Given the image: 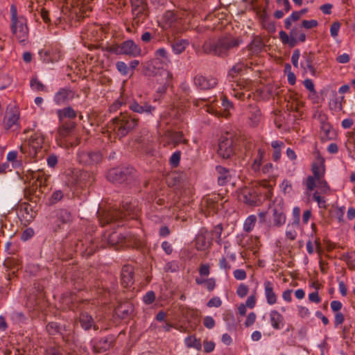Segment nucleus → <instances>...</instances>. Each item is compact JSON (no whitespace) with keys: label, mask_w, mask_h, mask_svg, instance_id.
I'll return each mask as SVG.
<instances>
[{"label":"nucleus","mask_w":355,"mask_h":355,"mask_svg":"<svg viewBox=\"0 0 355 355\" xmlns=\"http://www.w3.org/2000/svg\"><path fill=\"white\" fill-rule=\"evenodd\" d=\"M300 209L298 207H295L293 210V215L294 217V221L293 223V225L298 226L300 219Z\"/></svg>","instance_id":"nucleus-59"},{"label":"nucleus","mask_w":355,"mask_h":355,"mask_svg":"<svg viewBox=\"0 0 355 355\" xmlns=\"http://www.w3.org/2000/svg\"><path fill=\"white\" fill-rule=\"evenodd\" d=\"M107 179L113 183L130 184L136 180V171L132 166L111 168Z\"/></svg>","instance_id":"nucleus-5"},{"label":"nucleus","mask_w":355,"mask_h":355,"mask_svg":"<svg viewBox=\"0 0 355 355\" xmlns=\"http://www.w3.org/2000/svg\"><path fill=\"white\" fill-rule=\"evenodd\" d=\"M332 130V128L329 123H322L321 124V132L323 133L322 136V139H331Z\"/></svg>","instance_id":"nucleus-41"},{"label":"nucleus","mask_w":355,"mask_h":355,"mask_svg":"<svg viewBox=\"0 0 355 355\" xmlns=\"http://www.w3.org/2000/svg\"><path fill=\"white\" fill-rule=\"evenodd\" d=\"M55 223L59 228L72 223L73 216L67 209H59L56 211Z\"/></svg>","instance_id":"nucleus-17"},{"label":"nucleus","mask_w":355,"mask_h":355,"mask_svg":"<svg viewBox=\"0 0 355 355\" xmlns=\"http://www.w3.org/2000/svg\"><path fill=\"white\" fill-rule=\"evenodd\" d=\"M318 187L319 189H320L321 192L327 193L330 190V188L327 184V182L323 179H320L317 181Z\"/></svg>","instance_id":"nucleus-57"},{"label":"nucleus","mask_w":355,"mask_h":355,"mask_svg":"<svg viewBox=\"0 0 355 355\" xmlns=\"http://www.w3.org/2000/svg\"><path fill=\"white\" fill-rule=\"evenodd\" d=\"M103 50L107 51V52L115 53L116 55H122V51L121 49V44H112V45H109L105 47H103Z\"/></svg>","instance_id":"nucleus-46"},{"label":"nucleus","mask_w":355,"mask_h":355,"mask_svg":"<svg viewBox=\"0 0 355 355\" xmlns=\"http://www.w3.org/2000/svg\"><path fill=\"white\" fill-rule=\"evenodd\" d=\"M133 23L139 25L148 16V7L146 0H130Z\"/></svg>","instance_id":"nucleus-8"},{"label":"nucleus","mask_w":355,"mask_h":355,"mask_svg":"<svg viewBox=\"0 0 355 355\" xmlns=\"http://www.w3.org/2000/svg\"><path fill=\"white\" fill-rule=\"evenodd\" d=\"M19 120V115L14 112H7L4 116V128L6 130L11 128Z\"/></svg>","instance_id":"nucleus-31"},{"label":"nucleus","mask_w":355,"mask_h":355,"mask_svg":"<svg viewBox=\"0 0 355 355\" xmlns=\"http://www.w3.org/2000/svg\"><path fill=\"white\" fill-rule=\"evenodd\" d=\"M274 224L276 226H282L286 223V216L283 211L277 209H273Z\"/></svg>","instance_id":"nucleus-35"},{"label":"nucleus","mask_w":355,"mask_h":355,"mask_svg":"<svg viewBox=\"0 0 355 355\" xmlns=\"http://www.w3.org/2000/svg\"><path fill=\"white\" fill-rule=\"evenodd\" d=\"M304 86L309 90L313 95H316L317 92L315 89L314 84L311 79H305L303 82Z\"/></svg>","instance_id":"nucleus-52"},{"label":"nucleus","mask_w":355,"mask_h":355,"mask_svg":"<svg viewBox=\"0 0 355 355\" xmlns=\"http://www.w3.org/2000/svg\"><path fill=\"white\" fill-rule=\"evenodd\" d=\"M11 30L20 43L26 41L28 35V28L25 19L19 18L18 21H12Z\"/></svg>","instance_id":"nucleus-10"},{"label":"nucleus","mask_w":355,"mask_h":355,"mask_svg":"<svg viewBox=\"0 0 355 355\" xmlns=\"http://www.w3.org/2000/svg\"><path fill=\"white\" fill-rule=\"evenodd\" d=\"M134 269L130 265H125L121 270V284L124 287L130 286L133 282Z\"/></svg>","instance_id":"nucleus-19"},{"label":"nucleus","mask_w":355,"mask_h":355,"mask_svg":"<svg viewBox=\"0 0 355 355\" xmlns=\"http://www.w3.org/2000/svg\"><path fill=\"white\" fill-rule=\"evenodd\" d=\"M211 245V241L209 237L205 234H201L196 238V246L198 250H205L209 248Z\"/></svg>","instance_id":"nucleus-28"},{"label":"nucleus","mask_w":355,"mask_h":355,"mask_svg":"<svg viewBox=\"0 0 355 355\" xmlns=\"http://www.w3.org/2000/svg\"><path fill=\"white\" fill-rule=\"evenodd\" d=\"M46 328L48 333L51 335H55L60 331V325L53 322L48 323Z\"/></svg>","instance_id":"nucleus-44"},{"label":"nucleus","mask_w":355,"mask_h":355,"mask_svg":"<svg viewBox=\"0 0 355 355\" xmlns=\"http://www.w3.org/2000/svg\"><path fill=\"white\" fill-rule=\"evenodd\" d=\"M79 321L81 327L85 330L89 329L92 326H94V329H98V327L96 325H94V320L92 317L86 312L80 313L79 316Z\"/></svg>","instance_id":"nucleus-29"},{"label":"nucleus","mask_w":355,"mask_h":355,"mask_svg":"<svg viewBox=\"0 0 355 355\" xmlns=\"http://www.w3.org/2000/svg\"><path fill=\"white\" fill-rule=\"evenodd\" d=\"M129 108L132 111L139 114H151L152 112L155 110L154 107L146 103H144L143 105H140L136 101L130 103L129 105Z\"/></svg>","instance_id":"nucleus-24"},{"label":"nucleus","mask_w":355,"mask_h":355,"mask_svg":"<svg viewBox=\"0 0 355 355\" xmlns=\"http://www.w3.org/2000/svg\"><path fill=\"white\" fill-rule=\"evenodd\" d=\"M218 81L216 78H207L201 75H198L194 78V84L200 89H211L216 87Z\"/></svg>","instance_id":"nucleus-13"},{"label":"nucleus","mask_w":355,"mask_h":355,"mask_svg":"<svg viewBox=\"0 0 355 355\" xmlns=\"http://www.w3.org/2000/svg\"><path fill=\"white\" fill-rule=\"evenodd\" d=\"M63 198V193L61 191H55L53 193L51 198V203H55Z\"/></svg>","instance_id":"nucleus-63"},{"label":"nucleus","mask_w":355,"mask_h":355,"mask_svg":"<svg viewBox=\"0 0 355 355\" xmlns=\"http://www.w3.org/2000/svg\"><path fill=\"white\" fill-rule=\"evenodd\" d=\"M340 28V24L338 21H335L331 25L330 34L332 37L336 38L338 36Z\"/></svg>","instance_id":"nucleus-51"},{"label":"nucleus","mask_w":355,"mask_h":355,"mask_svg":"<svg viewBox=\"0 0 355 355\" xmlns=\"http://www.w3.org/2000/svg\"><path fill=\"white\" fill-rule=\"evenodd\" d=\"M257 221V217L254 215H250L245 219V232H250L254 226Z\"/></svg>","instance_id":"nucleus-48"},{"label":"nucleus","mask_w":355,"mask_h":355,"mask_svg":"<svg viewBox=\"0 0 355 355\" xmlns=\"http://www.w3.org/2000/svg\"><path fill=\"white\" fill-rule=\"evenodd\" d=\"M189 44V42L187 40H175L171 46L175 53L180 54L185 50Z\"/></svg>","instance_id":"nucleus-34"},{"label":"nucleus","mask_w":355,"mask_h":355,"mask_svg":"<svg viewBox=\"0 0 355 355\" xmlns=\"http://www.w3.org/2000/svg\"><path fill=\"white\" fill-rule=\"evenodd\" d=\"M210 273V266L208 263L200 264L199 268V274L201 277H208Z\"/></svg>","instance_id":"nucleus-54"},{"label":"nucleus","mask_w":355,"mask_h":355,"mask_svg":"<svg viewBox=\"0 0 355 355\" xmlns=\"http://www.w3.org/2000/svg\"><path fill=\"white\" fill-rule=\"evenodd\" d=\"M181 152H175L170 158V164L173 167H177L180 161Z\"/></svg>","instance_id":"nucleus-49"},{"label":"nucleus","mask_w":355,"mask_h":355,"mask_svg":"<svg viewBox=\"0 0 355 355\" xmlns=\"http://www.w3.org/2000/svg\"><path fill=\"white\" fill-rule=\"evenodd\" d=\"M248 47L252 53H258L262 48V42L259 38L256 37Z\"/></svg>","instance_id":"nucleus-42"},{"label":"nucleus","mask_w":355,"mask_h":355,"mask_svg":"<svg viewBox=\"0 0 355 355\" xmlns=\"http://www.w3.org/2000/svg\"><path fill=\"white\" fill-rule=\"evenodd\" d=\"M270 322L275 329H281L284 327V317L277 311L273 310L270 313Z\"/></svg>","instance_id":"nucleus-26"},{"label":"nucleus","mask_w":355,"mask_h":355,"mask_svg":"<svg viewBox=\"0 0 355 355\" xmlns=\"http://www.w3.org/2000/svg\"><path fill=\"white\" fill-rule=\"evenodd\" d=\"M85 244L82 240L76 239L73 241V243L68 248L67 254L72 255L73 252L80 251L82 252L87 253V255L90 256L96 251V248L93 245H90L85 248Z\"/></svg>","instance_id":"nucleus-12"},{"label":"nucleus","mask_w":355,"mask_h":355,"mask_svg":"<svg viewBox=\"0 0 355 355\" xmlns=\"http://www.w3.org/2000/svg\"><path fill=\"white\" fill-rule=\"evenodd\" d=\"M179 10L176 12L175 16L180 19L184 20H190L193 15L191 12V6H187L186 7L184 6L179 5L178 6Z\"/></svg>","instance_id":"nucleus-32"},{"label":"nucleus","mask_w":355,"mask_h":355,"mask_svg":"<svg viewBox=\"0 0 355 355\" xmlns=\"http://www.w3.org/2000/svg\"><path fill=\"white\" fill-rule=\"evenodd\" d=\"M261 157L262 153H261L260 150H259L258 156L254 160V162L252 165V168L254 171L257 172L259 171V168L261 163Z\"/></svg>","instance_id":"nucleus-56"},{"label":"nucleus","mask_w":355,"mask_h":355,"mask_svg":"<svg viewBox=\"0 0 355 355\" xmlns=\"http://www.w3.org/2000/svg\"><path fill=\"white\" fill-rule=\"evenodd\" d=\"M133 311V304L128 302L121 303L115 308L116 315L121 319L128 318Z\"/></svg>","instance_id":"nucleus-21"},{"label":"nucleus","mask_w":355,"mask_h":355,"mask_svg":"<svg viewBox=\"0 0 355 355\" xmlns=\"http://www.w3.org/2000/svg\"><path fill=\"white\" fill-rule=\"evenodd\" d=\"M243 67V64L238 63L230 69L228 74V76L231 78L230 81L232 83V94L238 98H241L244 94L243 91L244 88V81L241 77L238 78V76H241Z\"/></svg>","instance_id":"nucleus-7"},{"label":"nucleus","mask_w":355,"mask_h":355,"mask_svg":"<svg viewBox=\"0 0 355 355\" xmlns=\"http://www.w3.org/2000/svg\"><path fill=\"white\" fill-rule=\"evenodd\" d=\"M139 119L128 112H121L114 118L107 125L106 132L112 139H121L132 131L138 123Z\"/></svg>","instance_id":"nucleus-2"},{"label":"nucleus","mask_w":355,"mask_h":355,"mask_svg":"<svg viewBox=\"0 0 355 355\" xmlns=\"http://www.w3.org/2000/svg\"><path fill=\"white\" fill-rule=\"evenodd\" d=\"M313 198L318 202L319 207L325 208L326 207V200L323 197H321L318 195V192H315L313 195Z\"/></svg>","instance_id":"nucleus-58"},{"label":"nucleus","mask_w":355,"mask_h":355,"mask_svg":"<svg viewBox=\"0 0 355 355\" xmlns=\"http://www.w3.org/2000/svg\"><path fill=\"white\" fill-rule=\"evenodd\" d=\"M222 304V301L218 297H212L209 300L207 305L209 307H219Z\"/></svg>","instance_id":"nucleus-62"},{"label":"nucleus","mask_w":355,"mask_h":355,"mask_svg":"<svg viewBox=\"0 0 355 355\" xmlns=\"http://www.w3.org/2000/svg\"><path fill=\"white\" fill-rule=\"evenodd\" d=\"M114 341L115 339L113 336L102 338L98 340L94 341L93 349L96 353L107 351L112 347Z\"/></svg>","instance_id":"nucleus-14"},{"label":"nucleus","mask_w":355,"mask_h":355,"mask_svg":"<svg viewBox=\"0 0 355 355\" xmlns=\"http://www.w3.org/2000/svg\"><path fill=\"white\" fill-rule=\"evenodd\" d=\"M122 55H127L135 57L140 54L141 49L135 42L128 40L121 44Z\"/></svg>","instance_id":"nucleus-16"},{"label":"nucleus","mask_w":355,"mask_h":355,"mask_svg":"<svg viewBox=\"0 0 355 355\" xmlns=\"http://www.w3.org/2000/svg\"><path fill=\"white\" fill-rule=\"evenodd\" d=\"M312 171L313 173V177L316 179L317 181L322 179L324 174V168L322 165L313 164Z\"/></svg>","instance_id":"nucleus-40"},{"label":"nucleus","mask_w":355,"mask_h":355,"mask_svg":"<svg viewBox=\"0 0 355 355\" xmlns=\"http://www.w3.org/2000/svg\"><path fill=\"white\" fill-rule=\"evenodd\" d=\"M344 96L338 97L336 95L329 102V107L331 110L335 112H340L343 109L342 101Z\"/></svg>","instance_id":"nucleus-36"},{"label":"nucleus","mask_w":355,"mask_h":355,"mask_svg":"<svg viewBox=\"0 0 355 355\" xmlns=\"http://www.w3.org/2000/svg\"><path fill=\"white\" fill-rule=\"evenodd\" d=\"M304 61L301 63V65L304 69H307L312 75L315 74V69L313 66L312 63L314 60V55L312 53H309V54H304L303 55Z\"/></svg>","instance_id":"nucleus-33"},{"label":"nucleus","mask_w":355,"mask_h":355,"mask_svg":"<svg viewBox=\"0 0 355 355\" xmlns=\"http://www.w3.org/2000/svg\"><path fill=\"white\" fill-rule=\"evenodd\" d=\"M318 24V21L315 19L303 20L302 22V26L306 29H311L312 28L316 27Z\"/></svg>","instance_id":"nucleus-61"},{"label":"nucleus","mask_w":355,"mask_h":355,"mask_svg":"<svg viewBox=\"0 0 355 355\" xmlns=\"http://www.w3.org/2000/svg\"><path fill=\"white\" fill-rule=\"evenodd\" d=\"M249 198L245 196V204H248L251 206H258L261 204V198L256 192L253 195L250 193H249Z\"/></svg>","instance_id":"nucleus-39"},{"label":"nucleus","mask_w":355,"mask_h":355,"mask_svg":"<svg viewBox=\"0 0 355 355\" xmlns=\"http://www.w3.org/2000/svg\"><path fill=\"white\" fill-rule=\"evenodd\" d=\"M74 98V92L67 88L60 89L55 95L54 101L56 104L62 105L67 103Z\"/></svg>","instance_id":"nucleus-18"},{"label":"nucleus","mask_w":355,"mask_h":355,"mask_svg":"<svg viewBox=\"0 0 355 355\" xmlns=\"http://www.w3.org/2000/svg\"><path fill=\"white\" fill-rule=\"evenodd\" d=\"M265 295L267 303L272 305L277 302V297L273 290V284L269 281L264 282Z\"/></svg>","instance_id":"nucleus-25"},{"label":"nucleus","mask_w":355,"mask_h":355,"mask_svg":"<svg viewBox=\"0 0 355 355\" xmlns=\"http://www.w3.org/2000/svg\"><path fill=\"white\" fill-rule=\"evenodd\" d=\"M116 67L121 74L126 76L130 72V69L128 65L122 61H119L116 63Z\"/></svg>","instance_id":"nucleus-47"},{"label":"nucleus","mask_w":355,"mask_h":355,"mask_svg":"<svg viewBox=\"0 0 355 355\" xmlns=\"http://www.w3.org/2000/svg\"><path fill=\"white\" fill-rule=\"evenodd\" d=\"M223 231V227L221 224H219L214 227L211 232V236L213 239H216L217 242H219L220 239V235Z\"/></svg>","instance_id":"nucleus-50"},{"label":"nucleus","mask_w":355,"mask_h":355,"mask_svg":"<svg viewBox=\"0 0 355 355\" xmlns=\"http://www.w3.org/2000/svg\"><path fill=\"white\" fill-rule=\"evenodd\" d=\"M266 6L262 9L261 6L259 5L257 0H251L250 8L254 10L257 15L259 17L261 21L263 23L268 19L267 8L269 3V0H265Z\"/></svg>","instance_id":"nucleus-23"},{"label":"nucleus","mask_w":355,"mask_h":355,"mask_svg":"<svg viewBox=\"0 0 355 355\" xmlns=\"http://www.w3.org/2000/svg\"><path fill=\"white\" fill-rule=\"evenodd\" d=\"M76 127V123L71 120L60 121L58 128V135L60 138H65L69 136Z\"/></svg>","instance_id":"nucleus-15"},{"label":"nucleus","mask_w":355,"mask_h":355,"mask_svg":"<svg viewBox=\"0 0 355 355\" xmlns=\"http://www.w3.org/2000/svg\"><path fill=\"white\" fill-rule=\"evenodd\" d=\"M140 211L138 203L129 198L122 202L121 209H103L100 207L97 211L99 223L101 226L114 221H119L128 216L136 218Z\"/></svg>","instance_id":"nucleus-1"},{"label":"nucleus","mask_w":355,"mask_h":355,"mask_svg":"<svg viewBox=\"0 0 355 355\" xmlns=\"http://www.w3.org/2000/svg\"><path fill=\"white\" fill-rule=\"evenodd\" d=\"M316 181L313 176H309L305 182L307 190L313 191L316 187Z\"/></svg>","instance_id":"nucleus-55"},{"label":"nucleus","mask_w":355,"mask_h":355,"mask_svg":"<svg viewBox=\"0 0 355 355\" xmlns=\"http://www.w3.org/2000/svg\"><path fill=\"white\" fill-rule=\"evenodd\" d=\"M242 42L241 37H235L229 34L205 42L202 48L206 53H213L214 55L224 58L229 55L231 50L239 46Z\"/></svg>","instance_id":"nucleus-3"},{"label":"nucleus","mask_w":355,"mask_h":355,"mask_svg":"<svg viewBox=\"0 0 355 355\" xmlns=\"http://www.w3.org/2000/svg\"><path fill=\"white\" fill-rule=\"evenodd\" d=\"M279 35L283 44H288L291 47H294L297 44V41L294 38H291L285 31H281Z\"/></svg>","instance_id":"nucleus-38"},{"label":"nucleus","mask_w":355,"mask_h":355,"mask_svg":"<svg viewBox=\"0 0 355 355\" xmlns=\"http://www.w3.org/2000/svg\"><path fill=\"white\" fill-rule=\"evenodd\" d=\"M103 159L100 151L80 150L77 153L78 162L84 166H94L101 162Z\"/></svg>","instance_id":"nucleus-9"},{"label":"nucleus","mask_w":355,"mask_h":355,"mask_svg":"<svg viewBox=\"0 0 355 355\" xmlns=\"http://www.w3.org/2000/svg\"><path fill=\"white\" fill-rule=\"evenodd\" d=\"M165 135L168 140V144H173L174 148L180 144H188V140L183 138L184 135L182 132L167 131Z\"/></svg>","instance_id":"nucleus-20"},{"label":"nucleus","mask_w":355,"mask_h":355,"mask_svg":"<svg viewBox=\"0 0 355 355\" xmlns=\"http://www.w3.org/2000/svg\"><path fill=\"white\" fill-rule=\"evenodd\" d=\"M248 114L249 125L250 126H256L261 120L260 109L257 105H249L248 107Z\"/></svg>","instance_id":"nucleus-22"},{"label":"nucleus","mask_w":355,"mask_h":355,"mask_svg":"<svg viewBox=\"0 0 355 355\" xmlns=\"http://www.w3.org/2000/svg\"><path fill=\"white\" fill-rule=\"evenodd\" d=\"M31 86L33 89L37 91H43L45 89V86L37 78H33L31 80Z\"/></svg>","instance_id":"nucleus-53"},{"label":"nucleus","mask_w":355,"mask_h":355,"mask_svg":"<svg viewBox=\"0 0 355 355\" xmlns=\"http://www.w3.org/2000/svg\"><path fill=\"white\" fill-rule=\"evenodd\" d=\"M345 145L349 152L355 150V130L349 134Z\"/></svg>","instance_id":"nucleus-45"},{"label":"nucleus","mask_w":355,"mask_h":355,"mask_svg":"<svg viewBox=\"0 0 355 355\" xmlns=\"http://www.w3.org/2000/svg\"><path fill=\"white\" fill-rule=\"evenodd\" d=\"M216 170L218 174V184L220 186H223V185L226 184V183L230 180V179L231 178L229 171L221 166H217L216 167Z\"/></svg>","instance_id":"nucleus-30"},{"label":"nucleus","mask_w":355,"mask_h":355,"mask_svg":"<svg viewBox=\"0 0 355 355\" xmlns=\"http://www.w3.org/2000/svg\"><path fill=\"white\" fill-rule=\"evenodd\" d=\"M58 117L59 121H67L65 119H69L68 120L74 119L76 116V112L71 107H64L62 110H58L57 111Z\"/></svg>","instance_id":"nucleus-27"},{"label":"nucleus","mask_w":355,"mask_h":355,"mask_svg":"<svg viewBox=\"0 0 355 355\" xmlns=\"http://www.w3.org/2000/svg\"><path fill=\"white\" fill-rule=\"evenodd\" d=\"M32 178H35L36 180L31 186L25 189L24 195L29 200L37 203L42 198L44 193L42 188L46 187V178L37 173H33Z\"/></svg>","instance_id":"nucleus-6"},{"label":"nucleus","mask_w":355,"mask_h":355,"mask_svg":"<svg viewBox=\"0 0 355 355\" xmlns=\"http://www.w3.org/2000/svg\"><path fill=\"white\" fill-rule=\"evenodd\" d=\"M155 299V294L153 291H148L144 296L143 300L146 304H150L154 302Z\"/></svg>","instance_id":"nucleus-60"},{"label":"nucleus","mask_w":355,"mask_h":355,"mask_svg":"<svg viewBox=\"0 0 355 355\" xmlns=\"http://www.w3.org/2000/svg\"><path fill=\"white\" fill-rule=\"evenodd\" d=\"M234 152V141L231 137L222 136L218 142V154L223 159H227Z\"/></svg>","instance_id":"nucleus-11"},{"label":"nucleus","mask_w":355,"mask_h":355,"mask_svg":"<svg viewBox=\"0 0 355 355\" xmlns=\"http://www.w3.org/2000/svg\"><path fill=\"white\" fill-rule=\"evenodd\" d=\"M94 178L93 177V175H91L90 173H89L88 172L83 171L80 173V182H84L85 186L87 184H89V185L92 184V183L94 182Z\"/></svg>","instance_id":"nucleus-43"},{"label":"nucleus","mask_w":355,"mask_h":355,"mask_svg":"<svg viewBox=\"0 0 355 355\" xmlns=\"http://www.w3.org/2000/svg\"><path fill=\"white\" fill-rule=\"evenodd\" d=\"M204 351L206 353H210L214 351L215 348V343L212 341L205 340L203 342Z\"/></svg>","instance_id":"nucleus-64"},{"label":"nucleus","mask_w":355,"mask_h":355,"mask_svg":"<svg viewBox=\"0 0 355 355\" xmlns=\"http://www.w3.org/2000/svg\"><path fill=\"white\" fill-rule=\"evenodd\" d=\"M185 344L188 347H193L198 350H200L202 347L200 340L193 336L187 337L185 338Z\"/></svg>","instance_id":"nucleus-37"},{"label":"nucleus","mask_w":355,"mask_h":355,"mask_svg":"<svg viewBox=\"0 0 355 355\" xmlns=\"http://www.w3.org/2000/svg\"><path fill=\"white\" fill-rule=\"evenodd\" d=\"M103 240L105 241L108 245L116 248L125 246L138 249L143 245L142 241L136 235L131 233L125 235L116 232L108 234L105 233Z\"/></svg>","instance_id":"nucleus-4"}]
</instances>
